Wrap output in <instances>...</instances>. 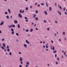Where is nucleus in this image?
<instances>
[{
    "instance_id": "nucleus-1",
    "label": "nucleus",
    "mask_w": 67,
    "mask_h": 67,
    "mask_svg": "<svg viewBox=\"0 0 67 67\" xmlns=\"http://www.w3.org/2000/svg\"><path fill=\"white\" fill-rule=\"evenodd\" d=\"M18 16L19 18H20H20H21L22 17V16L21 15V14H19Z\"/></svg>"
},
{
    "instance_id": "nucleus-2",
    "label": "nucleus",
    "mask_w": 67,
    "mask_h": 67,
    "mask_svg": "<svg viewBox=\"0 0 67 67\" xmlns=\"http://www.w3.org/2000/svg\"><path fill=\"white\" fill-rule=\"evenodd\" d=\"M20 62H22V60H23V58L22 57H20Z\"/></svg>"
},
{
    "instance_id": "nucleus-3",
    "label": "nucleus",
    "mask_w": 67,
    "mask_h": 67,
    "mask_svg": "<svg viewBox=\"0 0 67 67\" xmlns=\"http://www.w3.org/2000/svg\"><path fill=\"white\" fill-rule=\"evenodd\" d=\"M3 23H4V21H2L1 23L0 24V25H2V24H3Z\"/></svg>"
},
{
    "instance_id": "nucleus-4",
    "label": "nucleus",
    "mask_w": 67,
    "mask_h": 67,
    "mask_svg": "<svg viewBox=\"0 0 67 67\" xmlns=\"http://www.w3.org/2000/svg\"><path fill=\"white\" fill-rule=\"evenodd\" d=\"M33 16L34 17V18H35V17L36 16V14H34L33 15Z\"/></svg>"
},
{
    "instance_id": "nucleus-5",
    "label": "nucleus",
    "mask_w": 67,
    "mask_h": 67,
    "mask_svg": "<svg viewBox=\"0 0 67 67\" xmlns=\"http://www.w3.org/2000/svg\"><path fill=\"white\" fill-rule=\"evenodd\" d=\"M14 22L15 23H18V21L17 20H14Z\"/></svg>"
},
{
    "instance_id": "nucleus-6",
    "label": "nucleus",
    "mask_w": 67,
    "mask_h": 67,
    "mask_svg": "<svg viewBox=\"0 0 67 67\" xmlns=\"http://www.w3.org/2000/svg\"><path fill=\"white\" fill-rule=\"evenodd\" d=\"M44 13L46 15H47V12H46V11H45L44 12Z\"/></svg>"
},
{
    "instance_id": "nucleus-7",
    "label": "nucleus",
    "mask_w": 67,
    "mask_h": 67,
    "mask_svg": "<svg viewBox=\"0 0 67 67\" xmlns=\"http://www.w3.org/2000/svg\"><path fill=\"white\" fill-rule=\"evenodd\" d=\"M24 47H25L26 48L27 47V45L25 44H24Z\"/></svg>"
},
{
    "instance_id": "nucleus-8",
    "label": "nucleus",
    "mask_w": 67,
    "mask_h": 67,
    "mask_svg": "<svg viewBox=\"0 0 67 67\" xmlns=\"http://www.w3.org/2000/svg\"><path fill=\"white\" fill-rule=\"evenodd\" d=\"M3 45L4 47H5V43H3Z\"/></svg>"
},
{
    "instance_id": "nucleus-9",
    "label": "nucleus",
    "mask_w": 67,
    "mask_h": 67,
    "mask_svg": "<svg viewBox=\"0 0 67 67\" xmlns=\"http://www.w3.org/2000/svg\"><path fill=\"white\" fill-rule=\"evenodd\" d=\"M64 54L65 55V57H67V55H66V51L64 52Z\"/></svg>"
},
{
    "instance_id": "nucleus-10",
    "label": "nucleus",
    "mask_w": 67,
    "mask_h": 67,
    "mask_svg": "<svg viewBox=\"0 0 67 67\" xmlns=\"http://www.w3.org/2000/svg\"><path fill=\"white\" fill-rule=\"evenodd\" d=\"M26 43H27L28 44H29V41H28L27 40H26Z\"/></svg>"
},
{
    "instance_id": "nucleus-11",
    "label": "nucleus",
    "mask_w": 67,
    "mask_h": 67,
    "mask_svg": "<svg viewBox=\"0 0 67 67\" xmlns=\"http://www.w3.org/2000/svg\"><path fill=\"white\" fill-rule=\"evenodd\" d=\"M26 63L27 64V65H30V64L29 63V62H26Z\"/></svg>"
},
{
    "instance_id": "nucleus-12",
    "label": "nucleus",
    "mask_w": 67,
    "mask_h": 67,
    "mask_svg": "<svg viewBox=\"0 0 67 67\" xmlns=\"http://www.w3.org/2000/svg\"><path fill=\"white\" fill-rule=\"evenodd\" d=\"M8 11L9 14H10V13H11V11H10V10L9 9H8Z\"/></svg>"
},
{
    "instance_id": "nucleus-13",
    "label": "nucleus",
    "mask_w": 67,
    "mask_h": 67,
    "mask_svg": "<svg viewBox=\"0 0 67 67\" xmlns=\"http://www.w3.org/2000/svg\"><path fill=\"white\" fill-rule=\"evenodd\" d=\"M49 11H51V10H52V8L51 7H50L49 8Z\"/></svg>"
},
{
    "instance_id": "nucleus-14",
    "label": "nucleus",
    "mask_w": 67,
    "mask_h": 67,
    "mask_svg": "<svg viewBox=\"0 0 67 67\" xmlns=\"http://www.w3.org/2000/svg\"><path fill=\"white\" fill-rule=\"evenodd\" d=\"M58 13H59L60 15H61V12H59V11H58Z\"/></svg>"
},
{
    "instance_id": "nucleus-15",
    "label": "nucleus",
    "mask_w": 67,
    "mask_h": 67,
    "mask_svg": "<svg viewBox=\"0 0 67 67\" xmlns=\"http://www.w3.org/2000/svg\"><path fill=\"white\" fill-rule=\"evenodd\" d=\"M35 20H37V21H38V18L37 17H36L35 18Z\"/></svg>"
},
{
    "instance_id": "nucleus-16",
    "label": "nucleus",
    "mask_w": 67,
    "mask_h": 67,
    "mask_svg": "<svg viewBox=\"0 0 67 67\" xmlns=\"http://www.w3.org/2000/svg\"><path fill=\"white\" fill-rule=\"evenodd\" d=\"M1 48L2 49H4V48L2 46L1 47Z\"/></svg>"
},
{
    "instance_id": "nucleus-17",
    "label": "nucleus",
    "mask_w": 67,
    "mask_h": 67,
    "mask_svg": "<svg viewBox=\"0 0 67 67\" xmlns=\"http://www.w3.org/2000/svg\"><path fill=\"white\" fill-rule=\"evenodd\" d=\"M53 53H56V50L54 51L53 52Z\"/></svg>"
},
{
    "instance_id": "nucleus-18",
    "label": "nucleus",
    "mask_w": 67,
    "mask_h": 67,
    "mask_svg": "<svg viewBox=\"0 0 67 67\" xmlns=\"http://www.w3.org/2000/svg\"><path fill=\"white\" fill-rule=\"evenodd\" d=\"M12 27H15V25H12Z\"/></svg>"
},
{
    "instance_id": "nucleus-19",
    "label": "nucleus",
    "mask_w": 67,
    "mask_h": 67,
    "mask_svg": "<svg viewBox=\"0 0 67 67\" xmlns=\"http://www.w3.org/2000/svg\"><path fill=\"white\" fill-rule=\"evenodd\" d=\"M32 31H33V29H31L30 30V32H32Z\"/></svg>"
},
{
    "instance_id": "nucleus-20",
    "label": "nucleus",
    "mask_w": 67,
    "mask_h": 67,
    "mask_svg": "<svg viewBox=\"0 0 67 67\" xmlns=\"http://www.w3.org/2000/svg\"><path fill=\"white\" fill-rule=\"evenodd\" d=\"M12 25H10L9 26V27H10V28H11V27H12Z\"/></svg>"
},
{
    "instance_id": "nucleus-21",
    "label": "nucleus",
    "mask_w": 67,
    "mask_h": 67,
    "mask_svg": "<svg viewBox=\"0 0 67 67\" xmlns=\"http://www.w3.org/2000/svg\"><path fill=\"white\" fill-rule=\"evenodd\" d=\"M7 51L8 52H9L10 51V49L9 48L7 49Z\"/></svg>"
},
{
    "instance_id": "nucleus-22",
    "label": "nucleus",
    "mask_w": 67,
    "mask_h": 67,
    "mask_svg": "<svg viewBox=\"0 0 67 67\" xmlns=\"http://www.w3.org/2000/svg\"><path fill=\"white\" fill-rule=\"evenodd\" d=\"M18 28H20V25L18 24Z\"/></svg>"
},
{
    "instance_id": "nucleus-23",
    "label": "nucleus",
    "mask_w": 67,
    "mask_h": 67,
    "mask_svg": "<svg viewBox=\"0 0 67 67\" xmlns=\"http://www.w3.org/2000/svg\"><path fill=\"white\" fill-rule=\"evenodd\" d=\"M11 30L12 31V32L14 31V30H13V29H11Z\"/></svg>"
},
{
    "instance_id": "nucleus-24",
    "label": "nucleus",
    "mask_w": 67,
    "mask_h": 67,
    "mask_svg": "<svg viewBox=\"0 0 67 67\" xmlns=\"http://www.w3.org/2000/svg\"><path fill=\"white\" fill-rule=\"evenodd\" d=\"M6 18L7 19H9V16H7Z\"/></svg>"
},
{
    "instance_id": "nucleus-25",
    "label": "nucleus",
    "mask_w": 67,
    "mask_h": 67,
    "mask_svg": "<svg viewBox=\"0 0 67 67\" xmlns=\"http://www.w3.org/2000/svg\"><path fill=\"white\" fill-rule=\"evenodd\" d=\"M54 49H55V47H54L53 46V49H52L53 50H54Z\"/></svg>"
},
{
    "instance_id": "nucleus-26",
    "label": "nucleus",
    "mask_w": 67,
    "mask_h": 67,
    "mask_svg": "<svg viewBox=\"0 0 67 67\" xmlns=\"http://www.w3.org/2000/svg\"><path fill=\"white\" fill-rule=\"evenodd\" d=\"M46 5L47 6V7H48V4H47V2H46Z\"/></svg>"
},
{
    "instance_id": "nucleus-27",
    "label": "nucleus",
    "mask_w": 67,
    "mask_h": 67,
    "mask_svg": "<svg viewBox=\"0 0 67 67\" xmlns=\"http://www.w3.org/2000/svg\"><path fill=\"white\" fill-rule=\"evenodd\" d=\"M26 10H28V8L27 7H26Z\"/></svg>"
},
{
    "instance_id": "nucleus-28",
    "label": "nucleus",
    "mask_w": 67,
    "mask_h": 67,
    "mask_svg": "<svg viewBox=\"0 0 67 67\" xmlns=\"http://www.w3.org/2000/svg\"><path fill=\"white\" fill-rule=\"evenodd\" d=\"M59 8H60V9H62V7L60 6H59Z\"/></svg>"
},
{
    "instance_id": "nucleus-29",
    "label": "nucleus",
    "mask_w": 67,
    "mask_h": 67,
    "mask_svg": "<svg viewBox=\"0 0 67 67\" xmlns=\"http://www.w3.org/2000/svg\"><path fill=\"white\" fill-rule=\"evenodd\" d=\"M16 35L17 36H19V34L18 33H16Z\"/></svg>"
},
{
    "instance_id": "nucleus-30",
    "label": "nucleus",
    "mask_w": 67,
    "mask_h": 67,
    "mask_svg": "<svg viewBox=\"0 0 67 67\" xmlns=\"http://www.w3.org/2000/svg\"><path fill=\"white\" fill-rule=\"evenodd\" d=\"M36 13H38V11L37 10H36Z\"/></svg>"
},
{
    "instance_id": "nucleus-31",
    "label": "nucleus",
    "mask_w": 67,
    "mask_h": 67,
    "mask_svg": "<svg viewBox=\"0 0 67 67\" xmlns=\"http://www.w3.org/2000/svg\"><path fill=\"white\" fill-rule=\"evenodd\" d=\"M44 23H46V21L45 20H44Z\"/></svg>"
},
{
    "instance_id": "nucleus-32",
    "label": "nucleus",
    "mask_w": 67,
    "mask_h": 67,
    "mask_svg": "<svg viewBox=\"0 0 67 67\" xmlns=\"http://www.w3.org/2000/svg\"><path fill=\"white\" fill-rule=\"evenodd\" d=\"M7 48L8 49L9 48V46H7Z\"/></svg>"
},
{
    "instance_id": "nucleus-33",
    "label": "nucleus",
    "mask_w": 67,
    "mask_h": 67,
    "mask_svg": "<svg viewBox=\"0 0 67 67\" xmlns=\"http://www.w3.org/2000/svg\"><path fill=\"white\" fill-rule=\"evenodd\" d=\"M9 55H12V53H11V52H10V53H9Z\"/></svg>"
},
{
    "instance_id": "nucleus-34",
    "label": "nucleus",
    "mask_w": 67,
    "mask_h": 67,
    "mask_svg": "<svg viewBox=\"0 0 67 67\" xmlns=\"http://www.w3.org/2000/svg\"><path fill=\"white\" fill-rule=\"evenodd\" d=\"M5 14H8V13H7V12H5Z\"/></svg>"
},
{
    "instance_id": "nucleus-35",
    "label": "nucleus",
    "mask_w": 67,
    "mask_h": 67,
    "mask_svg": "<svg viewBox=\"0 0 67 67\" xmlns=\"http://www.w3.org/2000/svg\"><path fill=\"white\" fill-rule=\"evenodd\" d=\"M46 47L47 48H48V46H47V45H46Z\"/></svg>"
},
{
    "instance_id": "nucleus-36",
    "label": "nucleus",
    "mask_w": 67,
    "mask_h": 67,
    "mask_svg": "<svg viewBox=\"0 0 67 67\" xmlns=\"http://www.w3.org/2000/svg\"><path fill=\"white\" fill-rule=\"evenodd\" d=\"M13 32H12V34H14V31H12Z\"/></svg>"
},
{
    "instance_id": "nucleus-37",
    "label": "nucleus",
    "mask_w": 67,
    "mask_h": 67,
    "mask_svg": "<svg viewBox=\"0 0 67 67\" xmlns=\"http://www.w3.org/2000/svg\"><path fill=\"white\" fill-rule=\"evenodd\" d=\"M26 32H28L29 31V30L28 29H27L26 30Z\"/></svg>"
},
{
    "instance_id": "nucleus-38",
    "label": "nucleus",
    "mask_w": 67,
    "mask_h": 67,
    "mask_svg": "<svg viewBox=\"0 0 67 67\" xmlns=\"http://www.w3.org/2000/svg\"><path fill=\"white\" fill-rule=\"evenodd\" d=\"M56 64L57 65L58 64V62H56Z\"/></svg>"
},
{
    "instance_id": "nucleus-39",
    "label": "nucleus",
    "mask_w": 67,
    "mask_h": 67,
    "mask_svg": "<svg viewBox=\"0 0 67 67\" xmlns=\"http://www.w3.org/2000/svg\"><path fill=\"white\" fill-rule=\"evenodd\" d=\"M19 12L21 13H22V10H21Z\"/></svg>"
},
{
    "instance_id": "nucleus-40",
    "label": "nucleus",
    "mask_w": 67,
    "mask_h": 67,
    "mask_svg": "<svg viewBox=\"0 0 67 67\" xmlns=\"http://www.w3.org/2000/svg\"><path fill=\"white\" fill-rule=\"evenodd\" d=\"M63 34L64 35H65V32H64L63 33Z\"/></svg>"
},
{
    "instance_id": "nucleus-41",
    "label": "nucleus",
    "mask_w": 67,
    "mask_h": 67,
    "mask_svg": "<svg viewBox=\"0 0 67 67\" xmlns=\"http://www.w3.org/2000/svg\"><path fill=\"white\" fill-rule=\"evenodd\" d=\"M47 30L48 31H49V28H47Z\"/></svg>"
},
{
    "instance_id": "nucleus-42",
    "label": "nucleus",
    "mask_w": 67,
    "mask_h": 67,
    "mask_svg": "<svg viewBox=\"0 0 67 67\" xmlns=\"http://www.w3.org/2000/svg\"><path fill=\"white\" fill-rule=\"evenodd\" d=\"M57 57V54H56L55 55V57Z\"/></svg>"
},
{
    "instance_id": "nucleus-43",
    "label": "nucleus",
    "mask_w": 67,
    "mask_h": 67,
    "mask_svg": "<svg viewBox=\"0 0 67 67\" xmlns=\"http://www.w3.org/2000/svg\"><path fill=\"white\" fill-rule=\"evenodd\" d=\"M59 60V58H58L57 59V60Z\"/></svg>"
},
{
    "instance_id": "nucleus-44",
    "label": "nucleus",
    "mask_w": 67,
    "mask_h": 67,
    "mask_svg": "<svg viewBox=\"0 0 67 67\" xmlns=\"http://www.w3.org/2000/svg\"><path fill=\"white\" fill-rule=\"evenodd\" d=\"M30 8H31V9H32V6H30Z\"/></svg>"
},
{
    "instance_id": "nucleus-45",
    "label": "nucleus",
    "mask_w": 67,
    "mask_h": 67,
    "mask_svg": "<svg viewBox=\"0 0 67 67\" xmlns=\"http://www.w3.org/2000/svg\"><path fill=\"white\" fill-rule=\"evenodd\" d=\"M41 5H44V3H42L41 4Z\"/></svg>"
},
{
    "instance_id": "nucleus-46",
    "label": "nucleus",
    "mask_w": 67,
    "mask_h": 67,
    "mask_svg": "<svg viewBox=\"0 0 67 67\" xmlns=\"http://www.w3.org/2000/svg\"><path fill=\"white\" fill-rule=\"evenodd\" d=\"M4 38H3L2 39V41H4Z\"/></svg>"
},
{
    "instance_id": "nucleus-47",
    "label": "nucleus",
    "mask_w": 67,
    "mask_h": 67,
    "mask_svg": "<svg viewBox=\"0 0 67 67\" xmlns=\"http://www.w3.org/2000/svg\"><path fill=\"white\" fill-rule=\"evenodd\" d=\"M21 64H23V62H21Z\"/></svg>"
},
{
    "instance_id": "nucleus-48",
    "label": "nucleus",
    "mask_w": 67,
    "mask_h": 67,
    "mask_svg": "<svg viewBox=\"0 0 67 67\" xmlns=\"http://www.w3.org/2000/svg\"><path fill=\"white\" fill-rule=\"evenodd\" d=\"M26 22H28V20L27 19L26 20Z\"/></svg>"
},
{
    "instance_id": "nucleus-49",
    "label": "nucleus",
    "mask_w": 67,
    "mask_h": 67,
    "mask_svg": "<svg viewBox=\"0 0 67 67\" xmlns=\"http://www.w3.org/2000/svg\"><path fill=\"white\" fill-rule=\"evenodd\" d=\"M25 19H27V18L26 17H25Z\"/></svg>"
},
{
    "instance_id": "nucleus-50",
    "label": "nucleus",
    "mask_w": 67,
    "mask_h": 67,
    "mask_svg": "<svg viewBox=\"0 0 67 67\" xmlns=\"http://www.w3.org/2000/svg\"><path fill=\"white\" fill-rule=\"evenodd\" d=\"M65 8H64V11H65Z\"/></svg>"
},
{
    "instance_id": "nucleus-51",
    "label": "nucleus",
    "mask_w": 67,
    "mask_h": 67,
    "mask_svg": "<svg viewBox=\"0 0 67 67\" xmlns=\"http://www.w3.org/2000/svg\"><path fill=\"white\" fill-rule=\"evenodd\" d=\"M51 42L52 43H53V40H51Z\"/></svg>"
},
{
    "instance_id": "nucleus-52",
    "label": "nucleus",
    "mask_w": 67,
    "mask_h": 67,
    "mask_svg": "<svg viewBox=\"0 0 67 67\" xmlns=\"http://www.w3.org/2000/svg\"><path fill=\"white\" fill-rule=\"evenodd\" d=\"M19 54H21V53L20 52H19Z\"/></svg>"
},
{
    "instance_id": "nucleus-53",
    "label": "nucleus",
    "mask_w": 67,
    "mask_h": 67,
    "mask_svg": "<svg viewBox=\"0 0 67 67\" xmlns=\"http://www.w3.org/2000/svg\"><path fill=\"white\" fill-rule=\"evenodd\" d=\"M19 67H22V65H19Z\"/></svg>"
},
{
    "instance_id": "nucleus-54",
    "label": "nucleus",
    "mask_w": 67,
    "mask_h": 67,
    "mask_svg": "<svg viewBox=\"0 0 67 67\" xmlns=\"http://www.w3.org/2000/svg\"><path fill=\"white\" fill-rule=\"evenodd\" d=\"M24 10H23V11H22V13H23L24 12Z\"/></svg>"
},
{
    "instance_id": "nucleus-55",
    "label": "nucleus",
    "mask_w": 67,
    "mask_h": 67,
    "mask_svg": "<svg viewBox=\"0 0 67 67\" xmlns=\"http://www.w3.org/2000/svg\"><path fill=\"white\" fill-rule=\"evenodd\" d=\"M26 67H28V65H26Z\"/></svg>"
},
{
    "instance_id": "nucleus-56",
    "label": "nucleus",
    "mask_w": 67,
    "mask_h": 67,
    "mask_svg": "<svg viewBox=\"0 0 67 67\" xmlns=\"http://www.w3.org/2000/svg\"><path fill=\"white\" fill-rule=\"evenodd\" d=\"M36 30H38V29H37V28H36Z\"/></svg>"
},
{
    "instance_id": "nucleus-57",
    "label": "nucleus",
    "mask_w": 67,
    "mask_h": 67,
    "mask_svg": "<svg viewBox=\"0 0 67 67\" xmlns=\"http://www.w3.org/2000/svg\"><path fill=\"white\" fill-rule=\"evenodd\" d=\"M4 51L5 52H7V50H6V49H4Z\"/></svg>"
},
{
    "instance_id": "nucleus-58",
    "label": "nucleus",
    "mask_w": 67,
    "mask_h": 67,
    "mask_svg": "<svg viewBox=\"0 0 67 67\" xmlns=\"http://www.w3.org/2000/svg\"><path fill=\"white\" fill-rule=\"evenodd\" d=\"M65 13L67 15V13H66V12H65Z\"/></svg>"
},
{
    "instance_id": "nucleus-59",
    "label": "nucleus",
    "mask_w": 67,
    "mask_h": 67,
    "mask_svg": "<svg viewBox=\"0 0 67 67\" xmlns=\"http://www.w3.org/2000/svg\"><path fill=\"white\" fill-rule=\"evenodd\" d=\"M2 33V32H1V30H0V33Z\"/></svg>"
},
{
    "instance_id": "nucleus-60",
    "label": "nucleus",
    "mask_w": 67,
    "mask_h": 67,
    "mask_svg": "<svg viewBox=\"0 0 67 67\" xmlns=\"http://www.w3.org/2000/svg\"><path fill=\"white\" fill-rule=\"evenodd\" d=\"M38 7H40V4H38Z\"/></svg>"
},
{
    "instance_id": "nucleus-61",
    "label": "nucleus",
    "mask_w": 67,
    "mask_h": 67,
    "mask_svg": "<svg viewBox=\"0 0 67 67\" xmlns=\"http://www.w3.org/2000/svg\"><path fill=\"white\" fill-rule=\"evenodd\" d=\"M55 23H57V21H55Z\"/></svg>"
},
{
    "instance_id": "nucleus-62",
    "label": "nucleus",
    "mask_w": 67,
    "mask_h": 67,
    "mask_svg": "<svg viewBox=\"0 0 67 67\" xmlns=\"http://www.w3.org/2000/svg\"><path fill=\"white\" fill-rule=\"evenodd\" d=\"M43 47H44V48H45V46H43Z\"/></svg>"
},
{
    "instance_id": "nucleus-63",
    "label": "nucleus",
    "mask_w": 67,
    "mask_h": 67,
    "mask_svg": "<svg viewBox=\"0 0 67 67\" xmlns=\"http://www.w3.org/2000/svg\"><path fill=\"white\" fill-rule=\"evenodd\" d=\"M37 3H36L35 4V5H37Z\"/></svg>"
},
{
    "instance_id": "nucleus-64",
    "label": "nucleus",
    "mask_w": 67,
    "mask_h": 67,
    "mask_svg": "<svg viewBox=\"0 0 67 67\" xmlns=\"http://www.w3.org/2000/svg\"><path fill=\"white\" fill-rule=\"evenodd\" d=\"M59 41H61V39H59Z\"/></svg>"
}]
</instances>
